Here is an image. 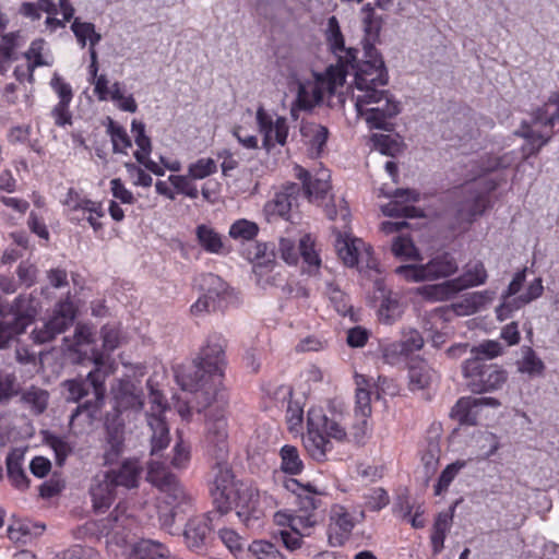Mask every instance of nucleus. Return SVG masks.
I'll return each instance as SVG.
<instances>
[{"instance_id": "nucleus-1", "label": "nucleus", "mask_w": 559, "mask_h": 559, "mask_svg": "<svg viewBox=\"0 0 559 559\" xmlns=\"http://www.w3.org/2000/svg\"><path fill=\"white\" fill-rule=\"evenodd\" d=\"M367 59L357 67L356 51L347 50L345 56H340V62L330 66L323 73H313L311 80L298 82L295 106L307 110L326 102L328 105L344 104V84L348 68L355 69V93L367 94L379 90L388 83V74L381 56L374 49H369Z\"/></svg>"}, {"instance_id": "nucleus-2", "label": "nucleus", "mask_w": 559, "mask_h": 559, "mask_svg": "<svg viewBox=\"0 0 559 559\" xmlns=\"http://www.w3.org/2000/svg\"><path fill=\"white\" fill-rule=\"evenodd\" d=\"M348 417V414L335 405H331L326 411L319 406L309 408L304 444L313 460L318 462L326 460L328 453L333 449L330 438L337 442L356 444L366 442L370 436L369 417H356L357 421L352 426L349 433L346 431Z\"/></svg>"}, {"instance_id": "nucleus-3", "label": "nucleus", "mask_w": 559, "mask_h": 559, "mask_svg": "<svg viewBox=\"0 0 559 559\" xmlns=\"http://www.w3.org/2000/svg\"><path fill=\"white\" fill-rule=\"evenodd\" d=\"M92 356L96 368L90 371L86 378H76L63 382V386L68 391L67 401L78 403L85 396L92 395V399L82 405H78L73 411L70 417V425H73V421L82 411L88 412V417L92 418L93 413L99 409L104 403L106 374L99 369V366L104 364L103 354L93 350Z\"/></svg>"}, {"instance_id": "nucleus-4", "label": "nucleus", "mask_w": 559, "mask_h": 559, "mask_svg": "<svg viewBox=\"0 0 559 559\" xmlns=\"http://www.w3.org/2000/svg\"><path fill=\"white\" fill-rule=\"evenodd\" d=\"M147 480L156 486L164 495V502L170 508L169 512L159 510V521L164 528L170 530L179 512H186L191 507V497L179 484L177 477L169 473L160 463L153 462L148 467ZM173 533L171 531H169Z\"/></svg>"}, {"instance_id": "nucleus-5", "label": "nucleus", "mask_w": 559, "mask_h": 559, "mask_svg": "<svg viewBox=\"0 0 559 559\" xmlns=\"http://www.w3.org/2000/svg\"><path fill=\"white\" fill-rule=\"evenodd\" d=\"M39 309V300L31 294H21L13 301L0 297V317H12V320L0 321V346L23 334L35 320Z\"/></svg>"}, {"instance_id": "nucleus-6", "label": "nucleus", "mask_w": 559, "mask_h": 559, "mask_svg": "<svg viewBox=\"0 0 559 559\" xmlns=\"http://www.w3.org/2000/svg\"><path fill=\"white\" fill-rule=\"evenodd\" d=\"M358 115L366 121L369 129L391 131L389 121L400 111V104L384 90L371 91L367 94H354Z\"/></svg>"}, {"instance_id": "nucleus-7", "label": "nucleus", "mask_w": 559, "mask_h": 559, "mask_svg": "<svg viewBox=\"0 0 559 559\" xmlns=\"http://www.w3.org/2000/svg\"><path fill=\"white\" fill-rule=\"evenodd\" d=\"M462 373L471 391L478 394L497 391L508 380V372L501 366L477 358H466L462 364Z\"/></svg>"}, {"instance_id": "nucleus-8", "label": "nucleus", "mask_w": 559, "mask_h": 559, "mask_svg": "<svg viewBox=\"0 0 559 559\" xmlns=\"http://www.w3.org/2000/svg\"><path fill=\"white\" fill-rule=\"evenodd\" d=\"M459 266L455 259L443 253L435 257L425 264H407L396 267V274L404 277L407 282L435 281L442 277H449L457 271Z\"/></svg>"}, {"instance_id": "nucleus-9", "label": "nucleus", "mask_w": 559, "mask_h": 559, "mask_svg": "<svg viewBox=\"0 0 559 559\" xmlns=\"http://www.w3.org/2000/svg\"><path fill=\"white\" fill-rule=\"evenodd\" d=\"M204 442L213 459H228V424L222 409H211L206 414Z\"/></svg>"}, {"instance_id": "nucleus-10", "label": "nucleus", "mask_w": 559, "mask_h": 559, "mask_svg": "<svg viewBox=\"0 0 559 559\" xmlns=\"http://www.w3.org/2000/svg\"><path fill=\"white\" fill-rule=\"evenodd\" d=\"M166 411L167 403L163 394L152 389L150 393V409L146 412L147 426L152 432V454H156L158 451L167 448L170 441L169 428L164 417Z\"/></svg>"}, {"instance_id": "nucleus-11", "label": "nucleus", "mask_w": 559, "mask_h": 559, "mask_svg": "<svg viewBox=\"0 0 559 559\" xmlns=\"http://www.w3.org/2000/svg\"><path fill=\"white\" fill-rule=\"evenodd\" d=\"M176 381L183 391L202 393L206 403L213 397L221 382L213 383L209 378V371L197 359L188 366H182L176 371Z\"/></svg>"}, {"instance_id": "nucleus-12", "label": "nucleus", "mask_w": 559, "mask_h": 559, "mask_svg": "<svg viewBox=\"0 0 559 559\" xmlns=\"http://www.w3.org/2000/svg\"><path fill=\"white\" fill-rule=\"evenodd\" d=\"M75 317V309L71 301L64 300L56 306L51 318L41 328L32 332L35 343L44 344L50 342L56 335L63 333L72 323Z\"/></svg>"}, {"instance_id": "nucleus-13", "label": "nucleus", "mask_w": 559, "mask_h": 559, "mask_svg": "<svg viewBox=\"0 0 559 559\" xmlns=\"http://www.w3.org/2000/svg\"><path fill=\"white\" fill-rule=\"evenodd\" d=\"M215 463L211 469L212 488L214 501L218 504L221 513L227 512L230 499L234 493V474L227 459H214Z\"/></svg>"}, {"instance_id": "nucleus-14", "label": "nucleus", "mask_w": 559, "mask_h": 559, "mask_svg": "<svg viewBox=\"0 0 559 559\" xmlns=\"http://www.w3.org/2000/svg\"><path fill=\"white\" fill-rule=\"evenodd\" d=\"M225 347L226 341L222 335H210L205 346L201 349L197 358L203 366L207 368L209 378L213 383L221 382L225 367Z\"/></svg>"}, {"instance_id": "nucleus-15", "label": "nucleus", "mask_w": 559, "mask_h": 559, "mask_svg": "<svg viewBox=\"0 0 559 559\" xmlns=\"http://www.w3.org/2000/svg\"><path fill=\"white\" fill-rule=\"evenodd\" d=\"M93 525L97 527L99 534L124 542L128 537V532L135 527V520L127 512L126 507L118 504L106 519Z\"/></svg>"}, {"instance_id": "nucleus-16", "label": "nucleus", "mask_w": 559, "mask_h": 559, "mask_svg": "<svg viewBox=\"0 0 559 559\" xmlns=\"http://www.w3.org/2000/svg\"><path fill=\"white\" fill-rule=\"evenodd\" d=\"M295 176L301 181L304 195L311 203L322 201L331 190V175L328 169L321 168L312 175L307 169L296 166Z\"/></svg>"}, {"instance_id": "nucleus-17", "label": "nucleus", "mask_w": 559, "mask_h": 559, "mask_svg": "<svg viewBox=\"0 0 559 559\" xmlns=\"http://www.w3.org/2000/svg\"><path fill=\"white\" fill-rule=\"evenodd\" d=\"M109 469L105 473L109 476L114 485L126 489L136 488L143 473V466L135 459H126L121 463L119 461L109 465Z\"/></svg>"}, {"instance_id": "nucleus-18", "label": "nucleus", "mask_w": 559, "mask_h": 559, "mask_svg": "<svg viewBox=\"0 0 559 559\" xmlns=\"http://www.w3.org/2000/svg\"><path fill=\"white\" fill-rule=\"evenodd\" d=\"M479 185L480 182L477 181L467 188V195L457 210V218L460 221L471 223L487 209L489 203L488 192L493 189V187L480 190L478 189Z\"/></svg>"}, {"instance_id": "nucleus-19", "label": "nucleus", "mask_w": 559, "mask_h": 559, "mask_svg": "<svg viewBox=\"0 0 559 559\" xmlns=\"http://www.w3.org/2000/svg\"><path fill=\"white\" fill-rule=\"evenodd\" d=\"M355 526L353 515L341 504L330 511L329 540L332 546H342Z\"/></svg>"}, {"instance_id": "nucleus-20", "label": "nucleus", "mask_w": 559, "mask_h": 559, "mask_svg": "<svg viewBox=\"0 0 559 559\" xmlns=\"http://www.w3.org/2000/svg\"><path fill=\"white\" fill-rule=\"evenodd\" d=\"M257 123L264 140H286L288 136L286 118L274 112H267L262 107L257 110Z\"/></svg>"}, {"instance_id": "nucleus-21", "label": "nucleus", "mask_w": 559, "mask_h": 559, "mask_svg": "<svg viewBox=\"0 0 559 559\" xmlns=\"http://www.w3.org/2000/svg\"><path fill=\"white\" fill-rule=\"evenodd\" d=\"M335 248L344 264L350 267L362 261L364 255L370 254L362 240L350 238L341 231H336Z\"/></svg>"}, {"instance_id": "nucleus-22", "label": "nucleus", "mask_w": 559, "mask_h": 559, "mask_svg": "<svg viewBox=\"0 0 559 559\" xmlns=\"http://www.w3.org/2000/svg\"><path fill=\"white\" fill-rule=\"evenodd\" d=\"M116 488L117 486L105 472L96 474L90 488L94 509L102 511L109 508L115 500Z\"/></svg>"}, {"instance_id": "nucleus-23", "label": "nucleus", "mask_w": 559, "mask_h": 559, "mask_svg": "<svg viewBox=\"0 0 559 559\" xmlns=\"http://www.w3.org/2000/svg\"><path fill=\"white\" fill-rule=\"evenodd\" d=\"M245 255L253 264L255 274L272 270L276 263L275 247L270 242H255L245 250Z\"/></svg>"}, {"instance_id": "nucleus-24", "label": "nucleus", "mask_w": 559, "mask_h": 559, "mask_svg": "<svg viewBox=\"0 0 559 559\" xmlns=\"http://www.w3.org/2000/svg\"><path fill=\"white\" fill-rule=\"evenodd\" d=\"M299 195V185L295 182L287 183L282 191L275 193L274 198L267 202L265 209L270 214L287 217L293 206L297 205Z\"/></svg>"}, {"instance_id": "nucleus-25", "label": "nucleus", "mask_w": 559, "mask_h": 559, "mask_svg": "<svg viewBox=\"0 0 559 559\" xmlns=\"http://www.w3.org/2000/svg\"><path fill=\"white\" fill-rule=\"evenodd\" d=\"M117 407L120 411H140L143 407V391L130 380H121L114 390Z\"/></svg>"}, {"instance_id": "nucleus-26", "label": "nucleus", "mask_w": 559, "mask_h": 559, "mask_svg": "<svg viewBox=\"0 0 559 559\" xmlns=\"http://www.w3.org/2000/svg\"><path fill=\"white\" fill-rule=\"evenodd\" d=\"M557 118H559V95L552 96L548 103L543 106V108L538 109L532 133H522L521 135L525 138L536 136L538 140H547L549 138L548 132H540L539 127H551Z\"/></svg>"}, {"instance_id": "nucleus-27", "label": "nucleus", "mask_w": 559, "mask_h": 559, "mask_svg": "<svg viewBox=\"0 0 559 559\" xmlns=\"http://www.w3.org/2000/svg\"><path fill=\"white\" fill-rule=\"evenodd\" d=\"M210 533V519L206 515H199L188 521L183 531V537L190 549L203 547L206 536Z\"/></svg>"}, {"instance_id": "nucleus-28", "label": "nucleus", "mask_w": 559, "mask_h": 559, "mask_svg": "<svg viewBox=\"0 0 559 559\" xmlns=\"http://www.w3.org/2000/svg\"><path fill=\"white\" fill-rule=\"evenodd\" d=\"M66 204L72 211L82 212L83 218L90 223L95 231L102 229L103 225L99 219L104 216V211L99 203L87 199L74 200L70 191Z\"/></svg>"}, {"instance_id": "nucleus-29", "label": "nucleus", "mask_w": 559, "mask_h": 559, "mask_svg": "<svg viewBox=\"0 0 559 559\" xmlns=\"http://www.w3.org/2000/svg\"><path fill=\"white\" fill-rule=\"evenodd\" d=\"M437 379L436 372L424 360L414 361L408 370V388L411 391H425Z\"/></svg>"}, {"instance_id": "nucleus-30", "label": "nucleus", "mask_w": 559, "mask_h": 559, "mask_svg": "<svg viewBox=\"0 0 559 559\" xmlns=\"http://www.w3.org/2000/svg\"><path fill=\"white\" fill-rule=\"evenodd\" d=\"M124 451V431L120 425L107 427V442L104 452V464L111 465L119 461Z\"/></svg>"}, {"instance_id": "nucleus-31", "label": "nucleus", "mask_w": 559, "mask_h": 559, "mask_svg": "<svg viewBox=\"0 0 559 559\" xmlns=\"http://www.w3.org/2000/svg\"><path fill=\"white\" fill-rule=\"evenodd\" d=\"M492 298L493 293L489 290L474 292L462 296V298L454 302L452 307L456 314L469 316L489 304Z\"/></svg>"}, {"instance_id": "nucleus-32", "label": "nucleus", "mask_w": 559, "mask_h": 559, "mask_svg": "<svg viewBox=\"0 0 559 559\" xmlns=\"http://www.w3.org/2000/svg\"><path fill=\"white\" fill-rule=\"evenodd\" d=\"M488 274L483 262L474 261L466 264L461 276L452 280L457 292L484 284Z\"/></svg>"}, {"instance_id": "nucleus-33", "label": "nucleus", "mask_w": 559, "mask_h": 559, "mask_svg": "<svg viewBox=\"0 0 559 559\" xmlns=\"http://www.w3.org/2000/svg\"><path fill=\"white\" fill-rule=\"evenodd\" d=\"M284 486L287 490L296 493L300 498V504L304 510H316L320 507L319 492L311 485H302L297 479L289 478L284 481Z\"/></svg>"}, {"instance_id": "nucleus-34", "label": "nucleus", "mask_w": 559, "mask_h": 559, "mask_svg": "<svg viewBox=\"0 0 559 559\" xmlns=\"http://www.w3.org/2000/svg\"><path fill=\"white\" fill-rule=\"evenodd\" d=\"M24 56L27 60V69L31 78L33 76L35 68L52 64V57L47 48L46 41L41 38L33 40Z\"/></svg>"}, {"instance_id": "nucleus-35", "label": "nucleus", "mask_w": 559, "mask_h": 559, "mask_svg": "<svg viewBox=\"0 0 559 559\" xmlns=\"http://www.w3.org/2000/svg\"><path fill=\"white\" fill-rule=\"evenodd\" d=\"M195 236L199 245L209 253L224 254L225 249L222 236L207 225H199L195 229Z\"/></svg>"}, {"instance_id": "nucleus-36", "label": "nucleus", "mask_w": 559, "mask_h": 559, "mask_svg": "<svg viewBox=\"0 0 559 559\" xmlns=\"http://www.w3.org/2000/svg\"><path fill=\"white\" fill-rule=\"evenodd\" d=\"M21 401L33 415L38 416L47 409L49 393L44 389L32 385L22 392Z\"/></svg>"}, {"instance_id": "nucleus-37", "label": "nucleus", "mask_w": 559, "mask_h": 559, "mask_svg": "<svg viewBox=\"0 0 559 559\" xmlns=\"http://www.w3.org/2000/svg\"><path fill=\"white\" fill-rule=\"evenodd\" d=\"M457 292L452 280L440 284L424 285L416 289V294L428 301H443L450 299Z\"/></svg>"}, {"instance_id": "nucleus-38", "label": "nucleus", "mask_w": 559, "mask_h": 559, "mask_svg": "<svg viewBox=\"0 0 559 559\" xmlns=\"http://www.w3.org/2000/svg\"><path fill=\"white\" fill-rule=\"evenodd\" d=\"M356 384L355 416L370 417L372 408L369 380L365 376H356Z\"/></svg>"}, {"instance_id": "nucleus-39", "label": "nucleus", "mask_w": 559, "mask_h": 559, "mask_svg": "<svg viewBox=\"0 0 559 559\" xmlns=\"http://www.w3.org/2000/svg\"><path fill=\"white\" fill-rule=\"evenodd\" d=\"M477 409L474 397H461L452 407L451 417L460 424L475 425L478 416Z\"/></svg>"}, {"instance_id": "nucleus-40", "label": "nucleus", "mask_w": 559, "mask_h": 559, "mask_svg": "<svg viewBox=\"0 0 559 559\" xmlns=\"http://www.w3.org/2000/svg\"><path fill=\"white\" fill-rule=\"evenodd\" d=\"M71 29L82 47L86 46V44L96 46L102 39L100 34L95 29V25L90 22H84L80 17L73 20Z\"/></svg>"}, {"instance_id": "nucleus-41", "label": "nucleus", "mask_w": 559, "mask_h": 559, "mask_svg": "<svg viewBox=\"0 0 559 559\" xmlns=\"http://www.w3.org/2000/svg\"><path fill=\"white\" fill-rule=\"evenodd\" d=\"M516 366L519 372L526 373L530 377L543 376L545 370L543 360L531 347L523 348L522 357L518 360Z\"/></svg>"}, {"instance_id": "nucleus-42", "label": "nucleus", "mask_w": 559, "mask_h": 559, "mask_svg": "<svg viewBox=\"0 0 559 559\" xmlns=\"http://www.w3.org/2000/svg\"><path fill=\"white\" fill-rule=\"evenodd\" d=\"M260 231L259 225L252 221L240 218L235 221L230 227L228 235L231 239L240 242L253 240Z\"/></svg>"}, {"instance_id": "nucleus-43", "label": "nucleus", "mask_w": 559, "mask_h": 559, "mask_svg": "<svg viewBox=\"0 0 559 559\" xmlns=\"http://www.w3.org/2000/svg\"><path fill=\"white\" fill-rule=\"evenodd\" d=\"M20 33H10L2 37L0 44V73H4L15 59V49L19 47Z\"/></svg>"}, {"instance_id": "nucleus-44", "label": "nucleus", "mask_w": 559, "mask_h": 559, "mask_svg": "<svg viewBox=\"0 0 559 559\" xmlns=\"http://www.w3.org/2000/svg\"><path fill=\"white\" fill-rule=\"evenodd\" d=\"M7 471H8V477L15 488H17L20 490H25L28 488L29 479L27 478V476L22 467L21 456L15 455V454H10L7 457Z\"/></svg>"}, {"instance_id": "nucleus-45", "label": "nucleus", "mask_w": 559, "mask_h": 559, "mask_svg": "<svg viewBox=\"0 0 559 559\" xmlns=\"http://www.w3.org/2000/svg\"><path fill=\"white\" fill-rule=\"evenodd\" d=\"M281 468L290 475H298L304 469V463L296 447L286 444L280 451Z\"/></svg>"}, {"instance_id": "nucleus-46", "label": "nucleus", "mask_w": 559, "mask_h": 559, "mask_svg": "<svg viewBox=\"0 0 559 559\" xmlns=\"http://www.w3.org/2000/svg\"><path fill=\"white\" fill-rule=\"evenodd\" d=\"M135 555L138 559H171L166 546L151 539L141 540L135 546Z\"/></svg>"}, {"instance_id": "nucleus-47", "label": "nucleus", "mask_w": 559, "mask_h": 559, "mask_svg": "<svg viewBox=\"0 0 559 559\" xmlns=\"http://www.w3.org/2000/svg\"><path fill=\"white\" fill-rule=\"evenodd\" d=\"M325 295L337 313L347 316L352 313V305L346 294L334 283H326Z\"/></svg>"}, {"instance_id": "nucleus-48", "label": "nucleus", "mask_w": 559, "mask_h": 559, "mask_svg": "<svg viewBox=\"0 0 559 559\" xmlns=\"http://www.w3.org/2000/svg\"><path fill=\"white\" fill-rule=\"evenodd\" d=\"M379 319L385 324L393 323L402 314V307L396 297L389 294L383 299L378 310Z\"/></svg>"}, {"instance_id": "nucleus-49", "label": "nucleus", "mask_w": 559, "mask_h": 559, "mask_svg": "<svg viewBox=\"0 0 559 559\" xmlns=\"http://www.w3.org/2000/svg\"><path fill=\"white\" fill-rule=\"evenodd\" d=\"M503 353V347L498 341L488 340L477 346H472L468 358H477L486 361L493 359Z\"/></svg>"}, {"instance_id": "nucleus-50", "label": "nucleus", "mask_w": 559, "mask_h": 559, "mask_svg": "<svg viewBox=\"0 0 559 559\" xmlns=\"http://www.w3.org/2000/svg\"><path fill=\"white\" fill-rule=\"evenodd\" d=\"M380 350L383 361L392 366L404 361L408 357L401 341L381 343Z\"/></svg>"}, {"instance_id": "nucleus-51", "label": "nucleus", "mask_w": 559, "mask_h": 559, "mask_svg": "<svg viewBox=\"0 0 559 559\" xmlns=\"http://www.w3.org/2000/svg\"><path fill=\"white\" fill-rule=\"evenodd\" d=\"M299 255H301L309 269L317 270L321 264L314 240L310 235H305L299 239Z\"/></svg>"}, {"instance_id": "nucleus-52", "label": "nucleus", "mask_w": 559, "mask_h": 559, "mask_svg": "<svg viewBox=\"0 0 559 559\" xmlns=\"http://www.w3.org/2000/svg\"><path fill=\"white\" fill-rule=\"evenodd\" d=\"M299 255H301L309 269L317 270L321 264L314 240L310 235H305L299 239Z\"/></svg>"}, {"instance_id": "nucleus-53", "label": "nucleus", "mask_w": 559, "mask_h": 559, "mask_svg": "<svg viewBox=\"0 0 559 559\" xmlns=\"http://www.w3.org/2000/svg\"><path fill=\"white\" fill-rule=\"evenodd\" d=\"M62 19H58L56 15H48L45 21L46 28L50 32H55L58 28H63L73 15L74 8L69 0H60L58 3Z\"/></svg>"}, {"instance_id": "nucleus-54", "label": "nucleus", "mask_w": 559, "mask_h": 559, "mask_svg": "<svg viewBox=\"0 0 559 559\" xmlns=\"http://www.w3.org/2000/svg\"><path fill=\"white\" fill-rule=\"evenodd\" d=\"M109 99L112 100L116 104V106L123 111L135 112L138 109V105L133 96L130 94H126L119 82H115L111 85Z\"/></svg>"}, {"instance_id": "nucleus-55", "label": "nucleus", "mask_w": 559, "mask_h": 559, "mask_svg": "<svg viewBox=\"0 0 559 559\" xmlns=\"http://www.w3.org/2000/svg\"><path fill=\"white\" fill-rule=\"evenodd\" d=\"M392 252L397 258L419 260L420 255L413 243V240L406 236H397L392 243Z\"/></svg>"}, {"instance_id": "nucleus-56", "label": "nucleus", "mask_w": 559, "mask_h": 559, "mask_svg": "<svg viewBox=\"0 0 559 559\" xmlns=\"http://www.w3.org/2000/svg\"><path fill=\"white\" fill-rule=\"evenodd\" d=\"M466 466L465 461H455L449 464L441 473L437 485L435 486V495L440 496L447 491L452 480L456 477L459 472Z\"/></svg>"}, {"instance_id": "nucleus-57", "label": "nucleus", "mask_w": 559, "mask_h": 559, "mask_svg": "<svg viewBox=\"0 0 559 559\" xmlns=\"http://www.w3.org/2000/svg\"><path fill=\"white\" fill-rule=\"evenodd\" d=\"M135 144L138 145V148L134 150L133 155L136 160L153 174L163 176L164 169L150 158V154L152 152L151 142H135Z\"/></svg>"}, {"instance_id": "nucleus-58", "label": "nucleus", "mask_w": 559, "mask_h": 559, "mask_svg": "<svg viewBox=\"0 0 559 559\" xmlns=\"http://www.w3.org/2000/svg\"><path fill=\"white\" fill-rule=\"evenodd\" d=\"M45 441L53 450L57 463L62 465L68 455L72 452V445L66 438L55 435H47Z\"/></svg>"}, {"instance_id": "nucleus-59", "label": "nucleus", "mask_w": 559, "mask_h": 559, "mask_svg": "<svg viewBox=\"0 0 559 559\" xmlns=\"http://www.w3.org/2000/svg\"><path fill=\"white\" fill-rule=\"evenodd\" d=\"M216 170L217 166L214 159L200 158L189 166L188 174L191 179L201 180L216 173Z\"/></svg>"}, {"instance_id": "nucleus-60", "label": "nucleus", "mask_w": 559, "mask_h": 559, "mask_svg": "<svg viewBox=\"0 0 559 559\" xmlns=\"http://www.w3.org/2000/svg\"><path fill=\"white\" fill-rule=\"evenodd\" d=\"M249 551L257 559H281V552L270 542L254 540L249 546Z\"/></svg>"}, {"instance_id": "nucleus-61", "label": "nucleus", "mask_w": 559, "mask_h": 559, "mask_svg": "<svg viewBox=\"0 0 559 559\" xmlns=\"http://www.w3.org/2000/svg\"><path fill=\"white\" fill-rule=\"evenodd\" d=\"M309 510H305L302 514H296L292 516L290 530L308 536L310 530L316 525L317 519L313 513H309Z\"/></svg>"}, {"instance_id": "nucleus-62", "label": "nucleus", "mask_w": 559, "mask_h": 559, "mask_svg": "<svg viewBox=\"0 0 559 559\" xmlns=\"http://www.w3.org/2000/svg\"><path fill=\"white\" fill-rule=\"evenodd\" d=\"M218 293L216 290L209 289L206 294L200 297L192 306L191 311L194 314L203 312L215 311L218 307L217 304Z\"/></svg>"}, {"instance_id": "nucleus-63", "label": "nucleus", "mask_w": 559, "mask_h": 559, "mask_svg": "<svg viewBox=\"0 0 559 559\" xmlns=\"http://www.w3.org/2000/svg\"><path fill=\"white\" fill-rule=\"evenodd\" d=\"M502 298H503L502 304L496 309L497 319L499 321L507 320L508 318L511 317L512 312H514L515 310H519L524 305H527L526 302L522 301L521 295L515 298H511V297H507V292H506L502 295Z\"/></svg>"}, {"instance_id": "nucleus-64", "label": "nucleus", "mask_w": 559, "mask_h": 559, "mask_svg": "<svg viewBox=\"0 0 559 559\" xmlns=\"http://www.w3.org/2000/svg\"><path fill=\"white\" fill-rule=\"evenodd\" d=\"M278 250L281 258L287 264H297L299 259V247H296L295 239L289 237H282L278 242Z\"/></svg>"}]
</instances>
